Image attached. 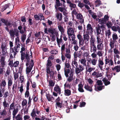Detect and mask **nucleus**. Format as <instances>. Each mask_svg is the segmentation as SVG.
Segmentation results:
<instances>
[{
    "label": "nucleus",
    "mask_w": 120,
    "mask_h": 120,
    "mask_svg": "<svg viewBox=\"0 0 120 120\" xmlns=\"http://www.w3.org/2000/svg\"><path fill=\"white\" fill-rule=\"evenodd\" d=\"M48 32L50 34V35L52 38L58 37V31L55 29L52 28H50L48 29Z\"/></svg>",
    "instance_id": "1"
},
{
    "label": "nucleus",
    "mask_w": 120,
    "mask_h": 120,
    "mask_svg": "<svg viewBox=\"0 0 120 120\" xmlns=\"http://www.w3.org/2000/svg\"><path fill=\"white\" fill-rule=\"evenodd\" d=\"M15 46L13 48H11L10 49V58H13V57L15 58V56L18 52V49L15 50Z\"/></svg>",
    "instance_id": "2"
},
{
    "label": "nucleus",
    "mask_w": 120,
    "mask_h": 120,
    "mask_svg": "<svg viewBox=\"0 0 120 120\" xmlns=\"http://www.w3.org/2000/svg\"><path fill=\"white\" fill-rule=\"evenodd\" d=\"M31 63H30V65L28 67H27L26 68V74L27 75L29 74L30 72L34 65L33 60H31Z\"/></svg>",
    "instance_id": "3"
},
{
    "label": "nucleus",
    "mask_w": 120,
    "mask_h": 120,
    "mask_svg": "<svg viewBox=\"0 0 120 120\" xmlns=\"http://www.w3.org/2000/svg\"><path fill=\"white\" fill-rule=\"evenodd\" d=\"M74 30L71 28H69L67 29V33L69 37L75 38V35L74 34Z\"/></svg>",
    "instance_id": "4"
},
{
    "label": "nucleus",
    "mask_w": 120,
    "mask_h": 120,
    "mask_svg": "<svg viewBox=\"0 0 120 120\" xmlns=\"http://www.w3.org/2000/svg\"><path fill=\"white\" fill-rule=\"evenodd\" d=\"M58 27L59 31L61 32V35L60 38H66L65 34H64V30L63 27L61 25H59L58 26Z\"/></svg>",
    "instance_id": "5"
},
{
    "label": "nucleus",
    "mask_w": 120,
    "mask_h": 120,
    "mask_svg": "<svg viewBox=\"0 0 120 120\" xmlns=\"http://www.w3.org/2000/svg\"><path fill=\"white\" fill-rule=\"evenodd\" d=\"M8 8L11 10H12L14 8V6L13 4H10V3L9 4H5L2 6L1 11H3Z\"/></svg>",
    "instance_id": "6"
},
{
    "label": "nucleus",
    "mask_w": 120,
    "mask_h": 120,
    "mask_svg": "<svg viewBox=\"0 0 120 120\" xmlns=\"http://www.w3.org/2000/svg\"><path fill=\"white\" fill-rule=\"evenodd\" d=\"M79 68H77L75 69V71L76 74H78L81 72H82L84 69L83 66L81 65H79Z\"/></svg>",
    "instance_id": "7"
},
{
    "label": "nucleus",
    "mask_w": 120,
    "mask_h": 120,
    "mask_svg": "<svg viewBox=\"0 0 120 120\" xmlns=\"http://www.w3.org/2000/svg\"><path fill=\"white\" fill-rule=\"evenodd\" d=\"M9 33L11 37H14L15 35L17 37L18 35L19 31L18 30H11L9 32Z\"/></svg>",
    "instance_id": "8"
},
{
    "label": "nucleus",
    "mask_w": 120,
    "mask_h": 120,
    "mask_svg": "<svg viewBox=\"0 0 120 120\" xmlns=\"http://www.w3.org/2000/svg\"><path fill=\"white\" fill-rule=\"evenodd\" d=\"M79 40V43L81 44V42H82V44H83V43L85 42L86 44H87L88 43V41L89 40V38H83H83H78Z\"/></svg>",
    "instance_id": "9"
},
{
    "label": "nucleus",
    "mask_w": 120,
    "mask_h": 120,
    "mask_svg": "<svg viewBox=\"0 0 120 120\" xmlns=\"http://www.w3.org/2000/svg\"><path fill=\"white\" fill-rule=\"evenodd\" d=\"M77 19L80 20V22L82 23L84 22V19L83 16L81 14H79L76 15Z\"/></svg>",
    "instance_id": "10"
},
{
    "label": "nucleus",
    "mask_w": 120,
    "mask_h": 120,
    "mask_svg": "<svg viewBox=\"0 0 120 120\" xmlns=\"http://www.w3.org/2000/svg\"><path fill=\"white\" fill-rule=\"evenodd\" d=\"M61 88L58 85H56L54 87V90L57 93H59V94L61 93Z\"/></svg>",
    "instance_id": "11"
},
{
    "label": "nucleus",
    "mask_w": 120,
    "mask_h": 120,
    "mask_svg": "<svg viewBox=\"0 0 120 120\" xmlns=\"http://www.w3.org/2000/svg\"><path fill=\"white\" fill-rule=\"evenodd\" d=\"M58 9L60 11L63 12L64 15H66L67 14V11L65 8L59 7Z\"/></svg>",
    "instance_id": "12"
},
{
    "label": "nucleus",
    "mask_w": 120,
    "mask_h": 120,
    "mask_svg": "<svg viewBox=\"0 0 120 120\" xmlns=\"http://www.w3.org/2000/svg\"><path fill=\"white\" fill-rule=\"evenodd\" d=\"M5 58L4 56H2L0 60V63H1V67L3 68H4L5 65Z\"/></svg>",
    "instance_id": "13"
},
{
    "label": "nucleus",
    "mask_w": 120,
    "mask_h": 120,
    "mask_svg": "<svg viewBox=\"0 0 120 120\" xmlns=\"http://www.w3.org/2000/svg\"><path fill=\"white\" fill-rule=\"evenodd\" d=\"M97 31V38H99L102 37V34L101 33V30L100 27H98L96 28Z\"/></svg>",
    "instance_id": "14"
},
{
    "label": "nucleus",
    "mask_w": 120,
    "mask_h": 120,
    "mask_svg": "<svg viewBox=\"0 0 120 120\" xmlns=\"http://www.w3.org/2000/svg\"><path fill=\"white\" fill-rule=\"evenodd\" d=\"M15 104L14 102L10 105V106L9 108V113L8 114L9 115L11 114V110H12L14 109H15Z\"/></svg>",
    "instance_id": "15"
},
{
    "label": "nucleus",
    "mask_w": 120,
    "mask_h": 120,
    "mask_svg": "<svg viewBox=\"0 0 120 120\" xmlns=\"http://www.w3.org/2000/svg\"><path fill=\"white\" fill-rule=\"evenodd\" d=\"M73 72L71 71L69 77H68V78L67 79V81L69 82H71L73 79Z\"/></svg>",
    "instance_id": "16"
},
{
    "label": "nucleus",
    "mask_w": 120,
    "mask_h": 120,
    "mask_svg": "<svg viewBox=\"0 0 120 120\" xmlns=\"http://www.w3.org/2000/svg\"><path fill=\"white\" fill-rule=\"evenodd\" d=\"M118 38H113V40H112L110 41L109 45L111 48H113L114 47L115 40Z\"/></svg>",
    "instance_id": "17"
},
{
    "label": "nucleus",
    "mask_w": 120,
    "mask_h": 120,
    "mask_svg": "<svg viewBox=\"0 0 120 120\" xmlns=\"http://www.w3.org/2000/svg\"><path fill=\"white\" fill-rule=\"evenodd\" d=\"M46 98L49 101H51L52 99L53 100H54V98L53 96H51V95L49 94H46Z\"/></svg>",
    "instance_id": "18"
},
{
    "label": "nucleus",
    "mask_w": 120,
    "mask_h": 120,
    "mask_svg": "<svg viewBox=\"0 0 120 120\" xmlns=\"http://www.w3.org/2000/svg\"><path fill=\"white\" fill-rule=\"evenodd\" d=\"M87 31L91 32L93 31V29L91 25L90 24H88L87 26Z\"/></svg>",
    "instance_id": "19"
},
{
    "label": "nucleus",
    "mask_w": 120,
    "mask_h": 120,
    "mask_svg": "<svg viewBox=\"0 0 120 120\" xmlns=\"http://www.w3.org/2000/svg\"><path fill=\"white\" fill-rule=\"evenodd\" d=\"M102 81L105 86L110 84V82L109 81H108V79L105 77L103 78L102 80Z\"/></svg>",
    "instance_id": "20"
},
{
    "label": "nucleus",
    "mask_w": 120,
    "mask_h": 120,
    "mask_svg": "<svg viewBox=\"0 0 120 120\" xmlns=\"http://www.w3.org/2000/svg\"><path fill=\"white\" fill-rule=\"evenodd\" d=\"M104 63L103 61L99 59L98 60V66L101 70L103 68L102 66L103 65Z\"/></svg>",
    "instance_id": "21"
},
{
    "label": "nucleus",
    "mask_w": 120,
    "mask_h": 120,
    "mask_svg": "<svg viewBox=\"0 0 120 120\" xmlns=\"http://www.w3.org/2000/svg\"><path fill=\"white\" fill-rule=\"evenodd\" d=\"M64 94L65 96H69L71 94V91L70 90L65 89L64 91Z\"/></svg>",
    "instance_id": "22"
},
{
    "label": "nucleus",
    "mask_w": 120,
    "mask_h": 120,
    "mask_svg": "<svg viewBox=\"0 0 120 120\" xmlns=\"http://www.w3.org/2000/svg\"><path fill=\"white\" fill-rule=\"evenodd\" d=\"M76 60L77 59H74V60L71 63V64L73 68H75V67L73 65V64L75 65V67H76V68H78V64L77 62H76Z\"/></svg>",
    "instance_id": "23"
},
{
    "label": "nucleus",
    "mask_w": 120,
    "mask_h": 120,
    "mask_svg": "<svg viewBox=\"0 0 120 120\" xmlns=\"http://www.w3.org/2000/svg\"><path fill=\"white\" fill-rule=\"evenodd\" d=\"M80 62L81 64L83 66H86V60L85 57L81 59L80 60Z\"/></svg>",
    "instance_id": "24"
},
{
    "label": "nucleus",
    "mask_w": 120,
    "mask_h": 120,
    "mask_svg": "<svg viewBox=\"0 0 120 120\" xmlns=\"http://www.w3.org/2000/svg\"><path fill=\"white\" fill-rule=\"evenodd\" d=\"M56 16L59 21H61L62 18V15L60 13H57L56 15Z\"/></svg>",
    "instance_id": "25"
},
{
    "label": "nucleus",
    "mask_w": 120,
    "mask_h": 120,
    "mask_svg": "<svg viewBox=\"0 0 120 120\" xmlns=\"http://www.w3.org/2000/svg\"><path fill=\"white\" fill-rule=\"evenodd\" d=\"M112 71L116 70V72H118L120 71V66H115L114 68H112Z\"/></svg>",
    "instance_id": "26"
},
{
    "label": "nucleus",
    "mask_w": 120,
    "mask_h": 120,
    "mask_svg": "<svg viewBox=\"0 0 120 120\" xmlns=\"http://www.w3.org/2000/svg\"><path fill=\"white\" fill-rule=\"evenodd\" d=\"M84 88L86 90L90 92H91L92 91V87L89 86L88 85H85Z\"/></svg>",
    "instance_id": "27"
},
{
    "label": "nucleus",
    "mask_w": 120,
    "mask_h": 120,
    "mask_svg": "<svg viewBox=\"0 0 120 120\" xmlns=\"http://www.w3.org/2000/svg\"><path fill=\"white\" fill-rule=\"evenodd\" d=\"M103 45L102 43L99 44H98L97 46V49L99 50H102L103 49Z\"/></svg>",
    "instance_id": "28"
},
{
    "label": "nucleus",
    "mask_w": 120,
    "mask_h": 120,
    "mask_svg": "<svg viewBox=\"0 0 120 120\" xmlns=\"http://www.w3.org/2000/svg\"><path fill=\"white\" fill-rule=\"evenodd\" d=\"M18 111L19 109L17 108L14 109H13L12 112V115H13V118L15 116V115L18 112Z\"/></svg>",
    "instance_id": "29"
},
{
    "label": "nucleus",
    "mask_w": 120,
    "mask_h": 120,
    "mask_svg": "<svg viewBox=\"0 0 120 120\" xmlns=\"http://www.w3.org/2000/svg\"><path fill=\"white\" fill-rule=\"evenodd\" d=\"M56 40L58 45L60 47V43H63V40L62 39V38H60V39H59V38H56Z\"/></svg>",
    "instance_id": "30"
},
{
    "label": "nucleus",
    "mask_w": 120,
    "mask_h": 120,
    "mask_svg": "<svg viewBox=\"0 0 120 120\" xmlns=\"http://www.w3.org/2000/svg\"><path fill=\"white\" fill-rule=\"evenodd\" d=\"M95 2V6L96 7L98 6L101 4V2L99 0H97Z\"/></svg>",
    "instance_id": "31"
},
{
    "label": "nucleus",
    "mask_w": 120,
    "mask_h": 120,
    "mask_svg": "<svg viewBox=\"0 0 120 120\" xmlns=\"http://www.w3.org/2000/svg\"><path fill=\"white\" fill-rule=\"evenodd\" d=\"M119 28V27L118 26L117 27L113 26L111 27V29L113 30L114 31H116L117 30H118V31L120 32L119 30L120 28Z\"/></svg>",
    "instance_id": "32"
},
{
    "label": "nucleus",
    "mask_w": 120,
    "mask_h": 120,
    "mask_svg": "<svg viewBox=\"0 0 120 120\" xmlns=\"http://www.w3.org/2000/svg\"><path fill=\"white\" fill-rule=\"evenodd\" d=\"M90 47L91 48V50L92 49V48H93L92 49L93 51L94 52H96L97 49L95 46V44H94V45L93 46L90 45Z\"/></svg>",
    "instance_id": "33"
},
{
    "label": "nucleus",
    "mask_w": 120,
    "mask_h": 120,
    "mask_svg": "<svg viewBox=\"0 0 120 120\" xmlns=\"http://www.w3.org/2000/svg\"><path fill=\"white\" fill-rule=\"evenodd\" d=\"M16 120H22V118L21 114H18L15 117Z\"/></svg>",
    "instance_id": "34"
},
{
    "label": "nucleus",
    "mask_w": 120,
    "mask_h": 120,
    "mask_svg": "<svg viewBox=\"0 0 120 120\" xmlns=\"http://www.w3.org/2000/svg\"><path fill=\"white\" fill-rule=\"evenodd\" d=\"M56 106V108L57 106L58 107L61 108L62 107V103L59 102H57L55 104Z\"/></svg>",
    "instance_id": "35"
},
{
    "label": "nucleus",
    "mask_w": 120,
    "mask_h": 120,
    "mask_svg": "<svg viewBox=\"0 0 120 120\" xmlns=\"http://www.w3.org/2000/svg\"><path fill=\"white\" fill-rule=\"evenodd\" d=\"M21 53V59L22 61H23V60L25 59L26 54L25 53L23 52L22 53Z\"/></svg>",
    "instance_id": "36"
},
{
    "label": "nucleus",
    "mask_w": 120,
    "mask_h": 120,
    "mask_svg": "<svg viewBox=\"0 0 120 120\" xmlns=\"http://www.w3.org/2000/svg\"><path fill=\"white\" fill-rule=\"evenodd\" d=\"M19 63V62L18 61H15L13 63V67L16 68L18 66Z\"/></svg>",
    "instance_id": "37"
},
{
    "label": "nucleus",
    "mask_w": 120,
    "mask_h": 120,
    "mask_svg": "<svg viewBox=\"0 0 120 120\" xmlns=\"http://www.w3.org/2000/svg\"><path fill=\"white\" fill-rule=\"evenodd\" d=\"M23 66L22 64L20 65V67H19L18 73L21 74L22 71V70L23 69Z\"/></svg>",
    "instance_id": "38"
},
{
    "label": "nucleus",
    "mask_w": 120,
    "mask_h": 120,
    "mask_svg": "<svg viewBox=\"0 0 120 120\" xmlns=\"http://www.w3.org/2000/svg\"><path fill=\"white\" fill-rule=\"evenodd\" d=\"M1 84V86H3L4 87H5L6 84V82L5 80L2 79V80Z\"/></svg>",
    "instance_id": "39"
},
{
    "label": "nucleus",
    "mask_w": 120,
    "mask_h": 120,
    "mask_svg": "<svg viewBox=\"0 0 120 120\" xmlns=\"http://www.w3.org/2000/svg\"><path fill=\"white\" fill-rule=\"evenodd\" d=\"M47 64L46 65V66L51 67L52 65V64L51 61L49 59H48L47 60Z\"/></svg>",
    "instance_id": "40"
},
{
    "label": "nucleus",
    "mask_w": 120,
    "mask_h": 120,
    "mask_svg": "<svg viewBox=\"0 0 120 120\" xmlns=\"http://www.w3.org/2000/svg\"><path fill=\"white\" fill-rule=\"evenodd\" d=\"M97 59L95 58L92 59V61L91 62V63L94 65H95L96 64Z\"/></svg>",
    "instance_id": "41"
},
{
    "label": "nucleus",
    "mask_w": 120,
    "mask_h": 120,
    "mask_svg": "<svg viewBox=\"0 0 120 120\" xmlns=\"http://www.w3.org/2000/svg\"><path fill=\"white\" fill-rule=\"evenodd\" d=\"M90 41V45L93 46L94 44L95 38H91Z\"/></svg>",
    "instance_id": "42"
},
{
    "label": "nucleus",
    "mask_w": 120,
    "mask_h": 120,
    "mask_svg": "<svg viewBox=\"0 0 120 120\" xmlns=\"http://www.w3.org/2000/svg\"><path fill=\"white\" fill-rule=\"evenodd\" d=\"M56 5L55 6V8H56V6H57V7H59L60 6H61L62 5V4L60 3V1L59 0H56Z\"/></svg>",
    "instance_id": "43"
},
{
    "label": "nucleus",
    "mask_w": 120,
    "mask_h": 120,
    "mask_svg": "<svg viewBox=\"0 0 120 120\" xmlns=\"http://www.w3.org/2000/svg\"><path fill=\"white\" fill-rule=\"evenodd\" d=\"M99 22L100 23L102 24L105 23L106 22V20L103 18L101 19H99Z\"/></svg>",
    "instance_id": "44"
},
{
    "label": "nucleus",
    "mask_w": 120,
    "mask_h": 120,
    "mask_svg": "<svg viewBox=\"0 0 120 120\" xmlns=\"http://www.w3.org/2000/svg\"><path fill=\"white\" fill-rule=\"evenodd\" d=\"M12 84V81L11 78L8 79V87L11 86Z\"/></svg>",
    "instance_id": "45"
},
{
    "label": "nucleus",
    "mask_w": 120,
    "mask_h": 120,
    "mask_svg": "<svg viewBox=\"0 0 120 120\" xmlns=\"http://www.w3.org/2000/svg\"><path fill=\"white\" fill-rule=\"evenodd\" d=\"M104 86H98L97 87V89L99 91L101 90L103 88L104 89Z\"/></svg>",
    "instance_id": "46"
},
{
    "label": "nucleus",
    "mask_w": 120,
    "mask_h": 120,
    "mask_svg": "<svg viewBox=\"0 0 120 120\" xmlns=\"http://www.w3.org/2000/svg\"><path fill=\"white\" fill-rule=\"evenodd\" d=\"M11 71L10 69H8L6 71L5 73V75L6 76H7V75H9Z\"/></svg>",
    "instance_id": "47"
},
{
    "label": "nucleus",
    "mask_w": 120,
    "mask_h": 120,
    "mask_svg": "<svg viewBox=\"0 0 120 120\" xmlns=\"http://www.w3.org/2000/svg\"><path fill=\"white\" fill-rule=\"evenodd\" d=\"M49 85L51 86H53L55 84V83L53 82L52 80H50L49 81Z\"/></svg>",
    "instance_id": "48"
},
{
    "label": "nucleus",
    "mask_w": 120,
    "mask_h": 120,
    "mask_svg": "<svg viewBox=\"0 0 120 120\" xmlns=\"http://www.w3.org/2000/svg\"><path fill=\"white\" fill-rule=\"evenodd\" d=\"M27 103V101L26 99L23 100L22 102V106H24L26 105Z\"/></svg>",
    "instance_id": "49"
},
{
    "label": "nucleus",
    "mask_w": 120,
    "mask_h": 120,
    "mask_svg": "<svg viewBox=\"0 0 120 120\" xmlns=\"http://www.w3.org/2000/svg\"><path fill=\"white\" fill-rule=\"evenodd\" d=\"M64 88L65 89L66 88H68L70 89L71 88V86L68 83H67V82H66L64 84Z\"/></svg>",
    "instance_id": "50"
},
{
    "label": "nucleus",
    "mask_w": 120,
    "mask_h": 120,
    "mask_svg": "<svg viewBox=\"0 0 120 120\" xmlns=\"http://www.w3.org/2000/svg\"><path fill=\"white\" fill-rule=\"evenodd\" d=\"M2 49V55L3 56H4V55H5L6 54V48H1Z\"/></svg>",
    "instance_id": "51"
},
{
    "label": "nucleus",
    "mask_w": 120,
    "mask_h": 120,
    "mask_svg": "<svg viewBox=\"0 0 120 120\" xmlns=\"http://www.w3.org/2000/svg\"><path fill=\"white\" fill-rule=\"evenodd\" d=\"M13 74L14 75V79L15 80L19 77V76L18 75V73H16L14 71Z\"/></svg>",
    "instance_id": "52"
},
{
    "label": "nucleus",
    "mask_w": 120,
    "mask_h": 120,
    "mask_svg": "<svg viewBox=\"0 0 120 120\" xmlns=\"http://www.w3.org/2000/svg\"><path fill=\"white\" fill-rule=\"evenodd\" d=\"M18 88H20L19 90L20 93L22 94L24 90L23 89V86L22 84H21V86L20 87H18Z\"/></svg>",
    "instance_id": "53"
},
{
    "label": "nucleus",
    "mask_w": 120,
    "mask_h": 120,
    "mask_svg": "<svg viewBox=\"0 0 120 120\" xmlns=\"http://www.w3.org/2000/svg\"><path fill=\"white\" fill-rule=\"evenodd\" d=\"M55 74L54 72L53 71H51L50 74V77L51 79H52L54 77V76Z\"/></svg>",
    "instance_id": "54"
},
{
    "label": "nucleus",
    "mask_w": 120,
    "mask_h": 120,
    "mask_svg": "<svg viewBox=\"0 0 120 120\" xmlns=\"http://www.w3.org/2000/svg\"><path fill=\"white\" fill-rule=\"evenodd\" d=\"M9 94L8 92V91H5L3 97L4 98H6L9 95Z\"/></svg>",
    "instance_id": "55"
},
{
    "label": "nucleus",
    "mask_w": 120,
    "mask_h": 120,
    "mask_svg": "<svg viewBox=\"0 0 120 120\" xmlns=\"http://www.w3.org/2000/svg\"><path fill=\"white\" fill-rule=\"evenodd\" d=\"M96 83L98 86H101L102 85L103 83L101 80H98L97 81Z\"/></svg>",
    "instance_id": "56"
},
{
    "label": "nucleus",
    "mask_w": 120,
    "mask_h": 120,
    "mask_svg": "<svg viewBox=\"0 0 120 120\" xmlns=\"http://www.w3.org/2000/svg\"><path fill=\"white\" fill-rule=\"evenodd\" d=\"M4 68H3L0 67V75H2L4 74V72L5 71H4Z\"/></svg>",
    "instance_id": "57"
},
{
    "label": "nucleus",
    "mask_w": 120,
    "mask_h": 120,
    "mask_svg": "<svg viewBox=\"0 0 120 120\" xmlns=\"http://www.w3.org/2000/svg\"><path fill=\"white\" fill-rule=\"evenodd\" d=\"M65 44H64L61 47V51L62 53L64 51L65 48Z\"/></svg>",
    "instance_id": "58"
},
{
    "label": "nucleus",
    "mask_w": 120,
    "mask_h": 120,
    "mask_svg": "<svg viewBox=\"0 0 120 120\" xmlns=\"http://www.w3.org/2000/svg\"><path fill=\"white\" fill-rule=\"evenodd\" d=\"M78 6L80 8H82L83 7L84 5L82 3H81L80 1H79V3L78 4Z\"/></svg>",
    "instance_id": "59"
},
{
    "label": "nucleus",
    "mask_w": 120,
    "mask_h": 120,
    "mask_svg": "<svg viewBox=\"0 0 120 120\" xmlns=\"http://www.w3.org/2000/svg\"><path fill=\"white\" fill-rule=\"evenodd\" d=\"M67 60H66V62L65 64V66L67 68H69L71 67V65L69 64L68 63H67Z\"/></svg>",
    "instance_id": "60"
},
{
    "label": "nucleus",
    "mask_w": 120,
    "mask_h": 120,
    "mask_svg": "<svg viewBox=\"0 0 120 120\" xmlns=\"http://www.w3.org/2000/svg\"><path fill=\"white\" fill-rule=\"evenodd\" d=\"M105 64L106 65L108 63H110V59L109 60V59H108L107 57H105Z\"/></svg>",
    "instance_id": "61"
},
{
    "label": "nucleus",
    "mask_w": 120,
    "mask_h": 120,
    "mask_svg": "<svg viewBox=\"0 0 120 120\" xmlns=\"http://www.w3.org/2000/svg\"><path fill=\"white\" fill-rule=\"evenodd\" d=\"M50 67L46 66V71L47 74H49L51 72L50 70Z\"/></svg>",
    "instance_id": "62"
},
{
    "label": "nucleus",
    "mask_w": 120,
    "mask_h": 120,
    "mask_svg": "<svg viewBox=\"0 0 120 120\" xmlns=\"http://www.w3.org/2000/svg\"><path fill=\"white\" fill-rule=\"evenodd\" d=\"M13 60H11L10 61L8 65L10 67L12 68L13 67Z\"/></svg>",
    "instance_id": "63"
},
{
    "label": "nucleus",
    "mask_w": 120,
    "mask_h": 120,
    "mask_svg": "<svg viewBox=\"0 0 120 120\" xmlns=\"http://www.w3.org/2000/svg\"><path fill=\"white\" fill-rule=\"evenodd\" d=\"M56 67L57 71H58L60 69L61 67L60 64H58L56 65Z\"/></svg>",
    "instance_id": "64"
}]
</instances>
